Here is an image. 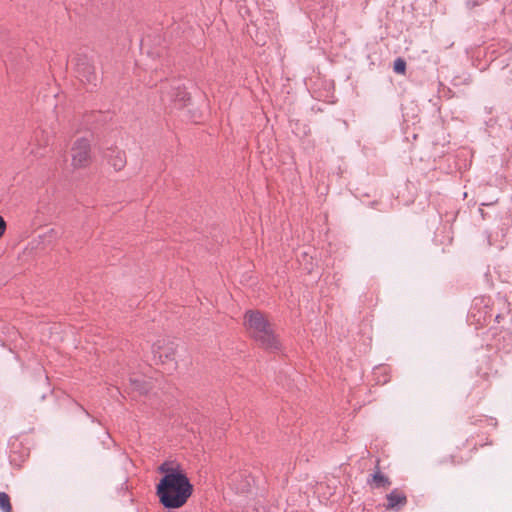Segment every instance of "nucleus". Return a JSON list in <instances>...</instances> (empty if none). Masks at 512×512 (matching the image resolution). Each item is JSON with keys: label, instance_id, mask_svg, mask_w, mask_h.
Returning <instances> with one entry per match:
<instances>
[{"label": "nucleus", "instance_id": "f03ea898", "mask_svg": "<svg viewBox=\"0 0 512 512\" xmlns=\"http://www.w3.org/2000/svg\"><path fill=\"white\" fill-rule=\"evenodd\" d=\"M245 325L250 336L264 349L277 351L280 343L274 333L271 323L258 310H248L244 316Z\"/></svg>", "mask_w": 512, "mask_h": 512}, {"label": "nucleus", "instance_id": "39448f33", "mask_svg": "<svg viewBox=\"0 0 512 512\" xmlns=\"http://www.w3.org/2000/svg\"><path fill=\"white\" fill-rule=\"evenodd\" d=\"M161 99L163 102L169 101L181 108L190 100V94L179 80H173L169 85L162 86Z\"/></svg>", "mask_w": 512, "mask_h": 512}, {"label": "nucleus", "instance_id": "423d86ee", "mask_svg": "<svg viewBox=\"0 0 512 512\" xmlns=\"http://www.w3.org/2000/svg\"><path fill=\"white\" fill-rule=\"evenodd\" d=\"M72 165L74 168L87 167L91 161V146L86 138L77 139L71 148Z\"/></svg>", "mask_w": 512, "mask_h": 512}, {"label": "nucleus", "instance_id": "ddd939ff", "mask_svg": "<svg viewBox=\"0 0 512 512\" xmlns=\"http://www.w3.org/2000/svg\"><path fill=\"white\" fill-rule=\"evenodd\" d=\"M393 70L397 74H405L406 72V61L402 58H397L393 64Z\"/></svg>", "mask_w": 512, "mask_h": 512}, {"label": "nucleus", "instance_id": "a211bd4d", "mask_svg": "<svg viewBox=\"0 0 512 512\" xmlns=\"http://www.w3.org/2000/svg\"><path fill=\"white\" fill-rule=\"evenodd\" d=\"M492 311H493V309L491 308V309H490V312H489V317H492V316H493ZM487 314H488V311H485L484 319L486 318Z\"/></svg>", "mask_w": 512, "mask_h": 512}, {"label": "nucleus", "instance_id": "9b49d317", "mask_svg": "<svg viewBox=\"0 0 512 512\" xmlns=\"http://www.w3.org/2000/svg\"><path fill=\"white\" fill-rule=\"evenodd\" d=\"M467 461H468L467 457L463 458V457L457 456L456 454H452V455H450L448 457L443 458L440 461V464L450 463L452 465H460V464H463V463H465Z\"/></svg>", "mask_w": 512, "mask_h": 512}, {"label": "nucleus", "instance_id": "dca6fc26", "mask_svg": "<svg viewBox=\"0 0 512 512\" xmlns=\"http://www.w3.org/2000/svg\"><path fill=\"white\" fill-rule=\"evenodd\" d=\"M6 230V222L4 218L0 215V238L3 236Z\"/></svg>", "mask_w": 512, "mask_h": 512}, {"label": "nucleus", "instance_id": "f8f14e48", "mask_svg": "<svg viewBox=\"0 0 512 512\" xmlns=\"http://www.w3.org/2000/svg\"><path fill=\"white\" fill-rule=\"evenodd\" d=\"M0 509L3 512H11L12 511L10 497L5 492H0Z\"/></svg>", "mask_w": 512, "mask_h": 512}, {"label": "nucleus", "instance_id": "20e7f679", "mask_svg": "<svg viewBox=\"0 0 512 512\" xmlns=\"http://www.w3.org/2000/svg\"><path fill=\"white\" fill-rule=\"evenodd\" d=\"M75 73L77 78L84 84L97 86L98 76L94 63L90 57L85 54H78L75 57Z\"/></svg>", "mask_w": 512, "mask_h": 512}, {"label": "nucleus", "instance_id": "2eb2a0df", "mask_svg": "<svg viewBox=\"0 0 512 512\" xmlns=\"http://www.w3.org/2000/svg\"><path fill=\"white\" fill-rule=\"evenodd\" d=\"M490 302V299H485V298H475L474 300V308H476L478 305H481L483 304L484 305V308L488 309L489 306H488V303Z\"/></svg>", "mask_w": 512, "mask_h": 512}, {"label": "nucleus", "instance_id": "0eeeda50", "mask_svg": "<svg viewBox=\"0 0 512 512\" xmlns=\"http://www.w3.org/2000/svg\"><path fill=\"white\" fill-rule=\"evenodd\" d=\"M385 498L384 507L387 511H400L408 502L406 494L398 488L393 489Z\"/></svg>", "mask_w": 512, "mask_h": 512}, {"label": "nucleus", "instance_id": "4468645a", "mask_svg": "<svg viewBox=\"0 0 512 512\" xmlns=\"http://www.w3.org/2000/svg\"><path fill=\"white\" fill-rule=\"evenodd\" d=\"M158 471L161 472V473H164V475H167L173 471H183L182 469H180V467L178 466L177 468H172V467H169L168 463L167 462H164L162 463L159 467H158Z\"/></svg>", "mask_w": 512, "mask_h": 512}, {"label": "nucleus", "instance_id": "6e6552de", "mask_svg": "<svg viewBox=\"0 0 512 512\" xmlns=\"http://www.w3.org/2000/svg\"><path fill=\"white\" fill-rule=\"evenodd\" d=\"M377 464H379V461H377ZM367 484L373 489H387L392 482L388 476L380 471L379 465H377L376 471L367 478Z\"/></svg>", "mask_w": 512, "mask_h": 512}, {"label": "nucleus", "instance_id": "f3484780", "mask_svg": "<svg viewBox=\"0 0 512 512\" xmlns=\"http://www.w3.org/2000/svg\"><path fill=\"white\" fill-rule=\"evenodd\" d=\"M502 318V315L500 313L495 314V320L500 323V319Z\"/></svg>", "mask_w": 512, "mask_h": 512}, {"label": "nucleus", "instance_id": "7ed1b4c3", "mask_svg": "<svg viewBox=\"0 0 512 512\" xmlns=\"http://www.w3.org/2000/svg\"><path fill=\"white\" fill-rule=\"evenodd\" d=\"M156 363H161L166 367L167 371L176 369L175 353L176 344L173 341L159 340L152 348Z\"/></svg>", "mask_w": 512, "mask_h": 512}, {"label": "nucleus", "instance_id": "f257e3e1", "mask_svg": "<svg viewBox=\"0 0 512 512\" xmlns=\"http://www.w3.org/2000/svg\"><path fill=\"white\" fill-rule=\"evenodd\" d=\"M193 493V485L184 471L164 475L156 485L159 503L166 509L184 506Z\"/></svg>", "mask_w": 512, "mask_h": 512}, {"label": "nucleus", "instance_id": "9d476101", "mask_svg": "<svg viewBox=\"0 0 512 512\" xmlns=\"http://www.w3.org/2000/svg\"><path fill=\"white\" fill-rule=\"evenodd\" d=\"M129 382L132 390L137 391L140 395L147 394L152 388L151 382L143 377H131Z\"/></svg>", "mask_w": 512, "mask_h": 512}, {"label": "nucleus", "instance_id": "1a4fd4ad", "mask_svg": "<svg viewBox=\"0 0 512 512\" xmlns=\"http://www.w3.org/2000/svg\"><path fill=\"white\" fill-rule=\"evenodd\" d=\"M105 157L116 171H120L126 166V153L123 150H119L118 148H109Z\"/></svg>", "mask_w": 512, "mask_h": 512}]
</instances>
